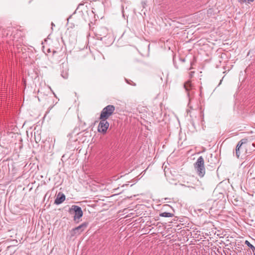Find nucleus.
Returning <instances> with one entry per match:
<instances>
[{"label": "nucleus", "mask_w": 255, "mask_h": 255, "mask_svg": "<svg viewBox=\"0 0 255 255\" xmlns=\"http://www.w3.org/2000/svg\"><path fill=\"white\" fill-rule=\"evenodd\" d=\"M194 169L197 174V175L200 177H203L205 174V168L204 164V158L200 156L197 160V161L194 163Z\"/></svg>", "instance_id": "f257e3e1"}, {"label": "nucleus", "mask_w": 255, "mask_h": 255, "mask_svg": "<svg viewBox=\"0 0 255 255\" xmlns=\"http://www.w3.org/2000/svg\"><path fill=\"white\" fill-rule=\"evenodd\" d=\"M107 33L108 30L106 27H101L97 30V34L103 37H105Z\"/></svg>", "instance_id": "6e6552de"}, {"label": "nucleus", "mask_w": 255, "mask_h": 255, "mask_svg": "<svg viewBox=\"0 0 255 255\" xmlns=\"http://www.w3.org/2000/svg\"><path fill=\"white\" fill-rule=\"evenodd\" d=\"M88 223L85 222L82 224H81V232L83 231L86 227H87Z\"/></svg>", "instance_id": "4468645a"}, {"label": "nucleus", "mask_w": 255, "mask_h": 255, "mask_svg": "<svg viewBox=\"0 0 255 255\" xmlns=\"http://www.w3.org/2000/svg\"><path fill=\"white\" fill-rule=\"evenodd\" d=\"M80 5H81V11L82 12L83 9H84V4L81 3Z\"/></svg>", "instance_id": "a211bd4d"}, {"label": "nucleus", "mask_w": 255, "mask_h": 255, "mask_svg": "<svg viewBox=\"0 0 255 255\" xmlns=\"http://www.w3.org/2000/svg\"><path fill=\"white\" fill-rule=\"evenodd\" d=\"M238 1L240 3L242 4L244 3H250L252 2H253L254 0H238Z\"/></svg>", "instance_id": "ddd939ff"}, {"label": "nucleus", "mask_w": 255, "mask_h": 255, "mask_svg": "<svg viewBox=\"0 0 255 255\" xmlns=\"http://www.w3.org/2000/svg\"><path fill=\"white\" fill-rule=\"evenodd\" d=\"M51 25L52 26H55L53 22L51 23Z\"/></svg>", "instance_id": "5701e85b"}, {"label": "nucleus", "mask_w": 255, "mask_h": 255, "mask_svg": "<svg viewBox=\"0 0 255 255\" xmlns=\"http://www.w3.org/2000/svg\"><path fill=\"white\" fill-rule=\"evenodd\" d=\"M76 130H77V129H74V131H73V134H74V133H76V134H79V133H78V132H76Z\"/></svg>", "instance_id": "6ab92c4d"}, {"label": "nucleus", "mask_w": 255, "mask_h": 255, "mask_svg": "<svg viewBox=\"0 0 255 255\" xmlns=\"http://www.w3.org/2000/svg\"><path fill=\"white\" fill-rule=\"evenodd\" d=\"M194 74V71H191L189 74V78H192L193 77V75Z\"/></svg>", "instance_id": "f3484780"}, {"label": "nucleus", "mask_w": 255, "mask_h": 255, "mask_svg": "<svg viewBox=\"0 0 255 255\" xmlns=\"http://www.w3.org/2000/svg\"><path fill=\"white\" fill-rule=\"evenodd\" d=\"M61 75L64 79H67L68 78V73L67 71H63L61 72Z\"/></svg>", "instance_id": "f8f14e48"}, {"label": "nucleus", "mask_w": 255, "mask_h": 255, "mask_svg": "<svg viewBox=\"0 0 255 255\" xmlns=\"http://www.w3.org/2000/svg\"><path fill=\"white\" fill-rule=\"evenodd\" d=\"M221 82H222V80H220V82L219 84H220L221 83Z\"/></svg>", "instance_id": "a878e982"}, {"label": "nucleus", "mask_w": 255, "mask_h": 255, "mask_svg": "<svg viewBox=\"0 0 255 255\" xmlns=\"http://www.w3.org/2000/svg\"><path fill=\"white\" fill-rule=\"evenodd\" d=\"M164 207H170V208H171V207H170L169 205H167V204L164 205Z\"/></svg>", "instance_id": "aec40b11"}, {"label": "nucleus", "mask_w": 255, "mask_h": 255, "mask_svg": "<svg viewBox=\"0 0 255 255\" xmlns=\"http://www.w3.org/2000/svg\"><path fill=\"white\" fill-rule=\"evenodd\" d=\"M159 216L163 217H173L174 214L168 212H163L159 214Z\"/></svg>", "instance_id": "9d476101"}, {"label": "nucleus", "mask_w": 255, "mask_h": 255, "mask_svg": "<svg viewBox=\"0 0 255 255\" xmlns=\"http://www.w3.org/2000/svg\"><path fill=\"white\" fill-rule=\"evenodd\" d=\"M79 6H80V4H78V7H79ZM78 8V7H77V8Z\"/></svg>", "instance_id": "bb28decb"}, {"label": "nucleus", "mask_w": 255, "mask_h": 255, "mask_svg": "<svg viewBox=\"0 0 255 255\" xmlns=\"http://www.w3.org/2000/svg\"><path fill=\"white\" fill-rule=\"evenodd\" d=\"M126 82L129 85H130L131 86H135V84L133 82V81L127 80V81H126Z\"/></svg>", "instance_id": "dca6fc26"}, {"label": "nucleus", "mask_w": 255, "mask_h": 255, "mask_svg": "<svg viewBox=\"0 0 255 255\" xmlns=\"http://www.w3.org/2000/svg\"><path fill=\"white\" fill-rule=\"evenodd\" d=\"M247 141V139L243 138L238 143L235 149L236 156L238 158L246 154Z\"/></svg>", "instance_id": "f03ea898"}, {"label": "nucleus", "mask_w": 255, "mask_h": 255, "mask_svg": "<svg viewBox=\"0 0 255 255\" xmlns=\"http://www.w3.org/2000/svg\"><path fill=\"white\" fill-rule=\"evenodd\" d=\"M68 212L70 215L73 216L74 221L78 223L80 219V207L76 205H72L69 208Z\"/></svg>", "instance_id": "20e7f679"}, {"label": "nucleus", "mask_w": 255, "mask_h": 255, "mask_svg": "<svg viewBox=\"0 0 255 255\" xmlns=\"http://www.w3.org/2000/svg\"><path fill=\"white\" fill-rule=\"evenodd\" d=\"M115 109V107L114 105H109L107 106L102 110L99 119L107 120L114 113Z\"/></svg>", "instance_id": "7ed1b4c3"}, {"label": "nucleus", "mask_w": 255, "mask_h": 255, "mask_svg": "<svg viewBox=\"0 0 255 255\" xmlns=\"http://www.w3.org/2000/svg\"><path fill=\"white\" fill-rule=\"evenodd\" d=\"M83 216V212L82 210L81 209V217Z\"/></svg>", "instance_id": "4be33fe9"}, {"label": "nucleus", "mask_w": 255, "mask_h": 255, "mask_svg": "<svg viewBox=\"0 0 255 255\" xmlns=\"http://www.w3.org/2000/svg\"><path fill=\"white\" fill-rule=\"evenodd\" d=\"M122 12H123V16H125L124 8L123 9Z\"/></svg>", "instance_id": "412c9836"}, {"label": "nucleus", "mask_w": 255, "mask_h": 255, "mask_svg": "<svg viewBox=\"0 0 255 255\" xmlns=\"http://www.w3.org/2000/svg\"><path fill=\"white\" fill-rule=\"evenodd\" d=\"M191 81H186L184 84V87L186 92H188V96L190 95V91L192 90L194 88V86L191 83Z\"/></svg>", "instance_id": "0eeeda50"}, {"label": "nucleus", "mask_w": 255, "mask_h": 255, "mask_svg": "<svg viewBox=\"0 0 255 255\" xmlns=\"http://www.w3.org/2000/svg\"><path fill=\"white\" fill-rule=\"evenodd\" d=\"M162 76H160V77L161 80H162L163 79L167 80L168 79L167 74H166V75H164L163 73H162Z\"/></svg>", "instance_id": "2eb2a0df"}, {"label": "nucleus", "mask_w": 255, "mask_h": 255, "mask_svg": "<svg viewBox=\"0 0 255 255\" xmlns=\"http://www.w3.org/2000/svg\"><path fill=\"white\" fill-rule=\"evenodd\" d=\"M24 84L25 85L26 84V80H24Z\"/></svg>", "instance_id": "b1692460"}, {"label": "nucleus", "mask_w": 255, "mask_h": 255, "mask_svg": "<svg viewBox=\"0 0 255 255\" xmlns=\"http://www.w3.org/2000/svg\"><path fill=\"white\" fill-rule=\"evenodd\" d=\"M38 93H40V90H38Z\"/></svg>", "instance_id": "393cba45"}, {"label": "nucleus", "mask_w": 255, "mask_h": 255, "mask_svg": "<svg viewBox=\"0 0 255 255\" xmlns=\"http://www.w3.org/2000/svg\"><path fill=\"white\" fill-rule=\"evenodd\" d=\"M65 200V196L64 194L59 192L56 196V198L54 201V203L56 205H59L63 202Z\"/></svg>", "instance_id": "423d86ee"}, {"label": "nucleus", "mask_w": 255, "mask_h": 255, "mask_svg": "<svg viewBox=\"0 0 255 255\" xmlns=\"http://www.w3.org/2000/svg\"><path fill=\"white\" fill-rule=\"evenodd\" d=\"M80 226L73 229L71 232V236H78L80 235Z\"/></svg>", "instance_id": "1a4fd4ad"}, {"label": "nucleus", "mask_w": 255, "mask_h": 255, "mask_svg": "<svg viewBox=\"0 0 255 255\" xmlns=\"http://www.w3.org/2000/svg\"><path fill=\"white\" fill-rule=\"evenodd\" d=\"M100 122L98 127V131L103 133L105 134L107 132V129L109 127V123L107 120L105 119H99Z\"/></svg>", "instance_id": "39448f33"}, {"label": "nucleus", "mask_w": 255, "mask_h": 255, "mask_svg": "<svg viewBox=\"0 0 255 255\" xmlns=\"http://www.w3.org/2000/svg\"><path fill=\"white\" fill-rule=\"evenodd\" d=\"M245 244L247 245L253 251H255V247L252 245L248 241H245Z\"/></svg>", "instance_id": "9b49d317"}]
</instances>
